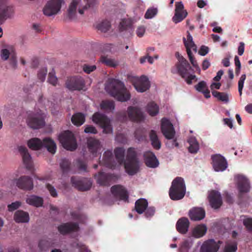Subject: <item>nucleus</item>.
<instances>
[{
  "instance_id": "6e6d98bb",
  "label": "nucleus",
  "mask_w": 252,
  "mask_h": 252,
  "mask_svg": "<svg viewBox=\"0 0 252 252\" xmlns=\"http://www.w3.org/2000/svg\"><path fill=\"white\" fill-rule=\"evenodd\" d=\"M116 140L122 144H125L127 142V137L124 133H119L116 136Z\"/></svg>"
},
{
  "instance_id": "cd10ccee",
  "label": "nucleus",
  "mask_w": 252,
  "mask_h": 252,
  "mask_svg": "<svg viewBox=\"0 0 252 252\" xmlns=\"http://www.w3.org/2000/svg\"><path fill=\"white\" fill-rule=\"evenodd\" d=\"M220 246L214 239L205 241L202 245L200 252H217Z\"/></svg>"
},
{
  "instance_id": "a18cd8bd",
  "label": "nucleus",
  "mask_w": 252,
  "mask_h": 252,
  "mask_svg": "<svg viewBox=\"0 0 252 252\" xmlns=\"http://www.w3.org/2000/svg\"><path fill=\"white\" fill-rule=\"evenodd\" d=\"M70 161L66 158L62 160L60 167L63 173H67L70 171Z\"/></svg>"
},
{
  "instance_id": "5701e85b",
  "label": "nucleus",
  "mask_w": 252,
  "mask_h": 252,
  "mask_svg": "<svg viewBox=\"0 0 252 252\" xmlns=\"http://www.w3.org/2000/svg\"><path fill=\"white\" fill-rule=\"evenodd\" d=\"M111 191L113 195L120 200L126 201L128 195L126 190L121 185H115L111 187Z\"/></svg>"
},
{
  "instance_id": "aec40b11",
  "label": "nucleus",
  "mask_w": 252,
  "mask_h": 252,
  "mask_svg": "<svg viewBox=\"0 0 252 252\" xmlns=\"http://www.w3.org/2000/svg\"><path fill=\"white\" fill-rule=\"evenodd\" d=\"M133 86L138 92L143 93L150 88V84L146 76H142L140 78L135 79L133 82Z\"/></svg>"
},
{
  "instance_id": "c85d7f7f",
  "label": "nucleus",
  "mask_w": 252,
  "mask_h": 252,
  "mask_svg": "<svg viewBox=\"0 0 252 252\" xmlns=\"http://www.w3.org/2000/svg\"><path fill=\"white\" fill-rule=\"evenodd\" d=\"M14 14V9L11 6L0 7V25L3 24L6 19L11 18Z\"/></svg>"
},
{
  "instance_id": "4d7b16f0",
  "label": "nucleus",
  "mask_w": 252,
  "mask_h": 252,
  "mask_svg": "<svg viewBox=\"0 0 252 252\" xmlns=\"http://www.w3.org/2000/svg\"><path fill=\"white\" fill-rule=\"evenodd\" d=\"M47 73V69L46 68H41L38 71V73L37 74L38 78L41 82H43L45 80Z\"/></svg>"
},
{
  "instance_id": "4468645a",
  "label": "nucleus",
  "mask_w": 252,
  "mask_h": 252,
  "mask_svg": "<svg viewBox=\"0 0 252 252\" xmlns=\"http://www.w3.org/2000/svg\"><path fill=\"white\" fill-rule=\"evenodd\" d=\"M27 123L29 127L33 129H39L45 125L43 117L38 114L29 115L27 119Z\"/></svg>"
},
{
  "instance_id": "bf43d9fd",
  "label": "nucleus",
  "mask_w": 252,
  "mask_h": 252,
  "mask_svg": "<svg viewBox=\"0 0 252 252\" xmlns=\"http://www.w3.org/2000/svg\"><path fill=\"white\" fill-rule=\"evenodd\" d=\"M144 212L146 218H151L155 214V208L154 207H147Z\"/></svg>"
},
{
  "instance_id": "20e7f679",
  "label": "nucleus",
  "mask_w": 252,
  "mask_h": 252,
  "mask_svg": "<svg viewBox=\"0 0 252 252\" xmlns=\"http://www.w3.org/2000/svg\"><path fill=\"white\" fill-rule=\"evenodd\" d=\"M117 117L121 122H126L128 119L133 122H139L144 119V116L140 109L135 106H129L127 112L122 111L117 113Z\"/></svg>"
},
{
  "instance_id": "b1692460",
  "label": "nucleus",
  "mask_w": 252,
  "mask_h": 252,
  "mask_svg": "<svg viewBox=\"0 0 252 252\" xmlns=\"http://www.w3.org/2000/svg\"><path fill=\"white\" fill-rule=\"evenodd\" d=\"M146 165L149 167L155 168L159 165V162L155 154L151 151H146L143 154Z\"/></svg>"
},
{
  "instance_id": "393cba45",
  "label": "nucleus",
  "mask_w": 252,
  "mask_h": 252,
  "mask_svg": "<svg viewBox=\"0 0 252 252\" xmlns=\"http://www.w3.org/2000/svg\"><path fill=\"white\" fill-rule=\"evenodd\" d=\"M210 205L213 208L218 209L222 205V198L220 193L214 190H212L209 195Z\"/></svg>"
},
{
  "instance_id": "338daca9",
  "label": "nucleus",
  "mask_w": 252,
  "mask_h": 252,
  "mask_svg": "<svg viewBox=\"0 0 252 252\" xmlns=\"http://www.w3.org/2000/svg\"><path fill=\"white\" fill-rule=\"evenodd\" d=\"M209 52V48L206 46L202 45L198 52L199 54L204 56Z\"/></svg>"
},
{
  "instance_id": "79ce46f5",
  "label": "nucleus",
  "mask_w": 252,
  "mask_h": 252,
  "mask_svg": "<svg viewBox=\"0 0 252 252\" xmlns=\"http://www.w3.org/2000/svg\"><path fill=\"white\" fill-rule=\"evenodd\" d=\"M147 111L150 115L154 116L158 113L159 108L156 103L151 102L148 104Z\"/></svg>"
},
{
  "instance_id": "f257e3e1",
  "label": "nucleus",
  "mask_w": 252,
  "mask_h": 252,
  "mask_svg": "<svg viewBox=\"0 0 252 252\" xmlns=\"http://www.w3.org/2000/svg\"><path fill=\"white\" fill-rule=\"evenodd\" d=\"M114 153L118 162L120 164L124 163L126 171L128 175H133L138 172L139 163L134 148H129L127 149L125 160V150L123 148H116L114 150Z\"/></svg>"
},
{
  "instance_id": "6ab92c4d",
  "label": "nucleus",
  "mask_w": 252,
  "mask_h": 252,
  "mask_svg": "<svg viewBox=\"0 0 252 252\" xmlns=\"http://www.w3.org/2000/svg\"><path fill=\"white\" fill-rule=\"evenodd\" d=\"M213 166L216 171H223L227 167L226 159L220 155H215L212 156Z\"/></svg>"
},
{
  "instance_id": "13d9d810",
  "label": "nucleus",
  "mask_w": 252,
  "mask_h": 252,
  "mask_svg": "<svg viewBox=\"0 0 252 252\" xmlns=\"http://www.w3.org/2000/svg\"><path fill=\"white\" fill-rule=\"evenodd\" d=\"M46 187L52 197H57L58 196L57 191L53 186L50 184H47Z\"/></svg>"
},
{
  "instance_id": "f3484780",
  "label": "nucleus",
  "mask_w": 252,
  "mask_h": 252,
  "mask_svg": "<svg viewBox=\"0 0 252 252\" xmlns=\"http://www.w3.org/2000/svg\"><path fill=\"white\" fill-rule=\"evenodd\" d=\"M161 130L166 139H172L175 135V130L172 124L166 118L161 120Z\"/></svg>"
},
{
  "instance_id": "7c9ffc66",
  "label": "nucleus",
  "mask_w": 252,
  "mask_h": 252,
  "mask_svg": "<svg viewBox=\"0 0 252 252\" xmlns=\"http://www.w3.org/2000/svg\"><path fill=\"white\" fill-rule=\"evenodd\" d=\"M189 216L192 220H200L205 218V211L202 208L195 207L189 211Z\"/></svg>"
},
{
  "instance_id": "864d4df0",
  "label": "nucleus",
  "mask_w": 252,
  "mask_h": 252,
  "mask_svg": "<svg viewBox=\"0 0 252 252\" xmlns=\"http://www.w3.org/2000/svg\"><path fill=\"white\" fill-rule=\"evenodd\" d=\"M246 75L243 74L241 75L239 81H238V91L240 95L241 96L242 94V90L244 87V81L246 80Z\"/></svg>"
},
{
  "instance_id": "a878e982",
  "label": "nucleus",
  "mask_w": 252,
  "mask_h": 252,
  "mask_svg": "<svg viewBox=\"0 0 252 252\" xmlns=\"http://www.w3.org/2000/svg\"><path fill=\"white\" fill-rule=\"evenodd\" d=\"M18 150L23 159V163L26 168L31 169L32 167V158L27 148L23 146L19 147Z\"/></svg>"
},
{
  "instance_id": "e433bc0d",
  "label": "nucleus",
  "mask_w": 252,
  "mask_h": 252,
  "mask_svg": "<svg viewBox=\"0 0 252 252\" xmlns=\"http://www.w3.org/2000/svg\"><path fill=\"white\" fill-rule=\"evenodd\" d=\"M26 202L31 205L38 207L42 206L43 200L39 196L31 195L27 198Z\"/></svg>"
},
{
  "instance_id": "f03ea898",
  "label": "nucleus",
  "mask_w": 252,
  "mask_h": 252,
  "mask_svg": "<svg viewBox=\"0 0 252 252\" xmlns=\"http://www.w3.org/2000/svg\"><path fill=\"white\" fill-rule=\"evenodd\" d=\"M106 91L117 100L125 102L130 98V94L121 81L115 79H109L105 86Z\"/></svg>"
},
{
  "instance_id": "a19ab883",
  "label": "nucleus",
  "mask_w": 252,
  "mask_h": 252,
  "mask_svg": "<svg viewBox=\"0 0 252 252\" xmlns=\"http://www.w3.org/2000/svg\"><path fill=\"white\" fill-rule=\"evenodd\" d=\"M85 121V116L81 113H75L71 117L72 123L76 126H81L84 124Z\"/></svg>"
},
{
  "instance_id": "3c124183",
  "label": "nucleus",
  "mask_w": 252,
  "mask_h": 252,
  "mask_svg": "<svg viewBox=\"0 0 252 252\" xmlns=\"http://www.w3.org/2000/svg\"><path fill=\"white\" fill-rule=\"evenodd\" d=\"M100 60L103 63L106 64L107 66L115 67L117 65V63L113 60L108 58L107 57H101Z\"/></svg>"
},
{
  "instance_id": "09e8293b",
  "label": "nucleus",
  "mask_w": 252,
  "mask_h": 252,
  "mask_svg": "<svg viewBox=\"0 0 252 252\" xmlns=\"http://www.w3.org/2000/svg\"><path fill=\"white\" fill-rule=\"evenodd\" d=\"M131 22L128 19H123L120 24V30L121 31L130 28L131 27Z\"/></svg>"
},
{
  "instance_id": "c756f323",
  "label": "nucleus",
  "mask_w": 252,
  "mask_h": 252,
  "mask_svg": "<svg viewBox=\"0 0 252 252\" xmlns=\"http://www.w3.org/2000/svg\"><path fill=\"white\" fill-rule=\"evenodd\" d=\"M87 145L89 152L94 157H96L98 151L101 149L99 141L94 138H90L87 140Z\"/></svg>"
},
{
  "instance_id": "a211bd4d",
  "label": "nucleus",
  "mask_w": 252,
  "mask_h": 252,
  "mask_svg": "<svg viewBox=\"0 0 252 252\" xmlns=\"http://www.w3.org/2000/svg\"><path fill=\"white\" fill-rule=\"evenodd\" d=\"M188 15L187 11L184 9V6L181 1L175 3V14L172 17V21L175 24L182 21Z\"/></svg>"
},
{
  "instance_id": "8fccbe9b",
  "label": "nucleus",
  "mask_w": 252,
  "mask_h": 252,
  "mask_svg": "<svg viewBox=\"0 0 252 252\" xmlns=\"http://www.w3.org/2000/svg\"><path fill=\"white\" fill-rule=\"evenodd\" d=\"M158 13V9L156 8H150L148 9L145 14L144 17L145 19H149L153 18L157 15Z\"/></svg>"
},
{
  "instance_id": "ea45409f",
  "label": "nucleus",
  "mask_w": 252,
  "mask_h": 252,
  "mask_svg": "<svg viewBox=\"0 0 252 252\" xmlns=\"http://www.w3.org/2000/svg\"><path fill=\"white\" fill-rule=\"evenodd\" d=\"M207 231V227L204 224L198 225L192 231V235L196 238H200L204 236Z\"/></svg>"
},
{
  "instance_id": "39448f33",
  "label": "nucleus",
  "mask_w": 252,
  "mask_h": 252,
  "mask_svg": "<svg viewBox=\"0 0 252 252\" xmlns=\"http://www.w3.org/2000/svg\"><path fill=\"white\" fill-rule=\"evenodd\" d=\"M28 145L30 148L35 150L44 147L52 154L55 153L57 148L54 141L50 138H45L42 141L37 138H34L28 141Z\"/></svg>"
},
{
  "instance_id": "1a4fd4ad",
  "label": "nucleus",
  "mask_w": 252,
  "mask_h": 252,
  "mask_svg": "<svg viewBox=\"0 0 252 252\" xmlns=\"http://www.w3.org/2000/svg\"><path fill=\"white\" fill-rule=\"evenodd\" d=\"M93 121L103 129L105 133H111L113 129L111 125L110 119L104 114L99 112L95 113L92 118Z\"/></svg>"
},
{
  "instance_id": "412c9836",
  "label": "nucleus",
  "mask_w": 252,
  "mask_h": 252,
  "mask_svg": "<svg viewBox=\"0 0 252 252\" xmlns=\"http://www.w3.org/2000/svg\"><path fill=\"white\" fill-rule=\"evenodd\" d=\"M99 163L109 168L114 169L117 165V162L115 160L112 152L110 150L105 151L102 160L99 161Z\"/></svg>"
},
{
  "instance_id": "0eeeda50",
  "label": "nucleus",
  "mask_w": 252,
  "mask_h": 252,
  "mask_svg": "<svg viewBox=\"0 0 252 252\" xmlns=\"http://www.w3.org/2000/svg\"><path fill=\"white\" fill-rule=\"evenodd\" d=\"M177 68L179 75L183 78H186V81L188 84H190L192 81L196 76L194 75H189V70L191 69L189 63L184 58L182 57L179 60V63L177 64Z\"/></svg>"
},
{
  "instance_id": "774afa93",
  "label": "nucleus",
  "mask_w": 252,
  "mask_h": 252,
  "mask_svg": "<svg viewBox=\"0 0 252 252\" xmlns=\"http://www.w3.org/2000/svg\"><path fill=\"white\" fill-rule=\"evenodd\" d=\"M145 32V29L144 27H139L136 31V34L138 36L142 37Z\"/></svg>"
},
{
  "instance_id": "0e129e2a",
  "label": "nucleus",
  "mask_w": 252,
  "mask_h": 252,
  "mask_svg": "<svg viewBox=\"0 0 252 252\" xmlns=\"http://www.w3.org/2000/svg\"><path fill=\"white\" fill-rule=\"evenodd\" d=\"M96 69V66L94 65H88L85 64L83 66V70L87 73H90L91 72L94 71Z\"/></svg>"
},
{
  "instance_id": "dca6fc26",
  "label": "nucleus",
  "mask_w": 252,
  "mask_h": 252,
  "mask_svg": "<svg viewBox=\"0 0 252 252\" xmlns=\"http://www.w3.org/2000/svg\"><path fill=\"white\" fill-rule=\"evenodd\" d=\"M237 179V188L239 190V197L242 198L244 193H247L250 190V183L248 180L244 176L238 175L236 176Z\"/></svg>"
},
{
  "instance_id": "7ed1b4c3",
  "label": "nucleus",
  "mask_w": 252,
  "mask_h": 252,
  "mask_svg": "<svg viewBox=\"0 0 252 252\" xmlns=\"http://www.w3.org/2000/svg\"><path fill=\"white\" fill-rule=\"evenodd\" d=\"M186 191V188L184 179L182 177H177L172 182L169 195L173 200H180L185 196Z\"/></svg>"
},
{
  "instance_id": "9d476101",
  "label": "nucleus",
  "mask_w": 252,
  "mask_h": 252,
  "mask_svg": "<svg viewBox=\"0 0 252 252\" xmlns=\"http://www.w3.org/2000/svg\"><path fill=\"white\" fill-rule=\"evenodd\" d=\"M96 182L100 186H109L111 184L116 182L119 176L114 174L105 173L100 171L94 176Z\"/></svg>"
},
{
  "instance_id": "473e14b6",
  "label": "nucleus",
  "mask_w": 252,
  "mask_h": 252,
  "mask_svg": "<svg viewBox=\"0 0 252 252\" xmlns=\"http://www.w3.org/2000/svg\"><path fill=\"white\" fill-rule=\"evenodd\" d=\"M14 220L17 223H26L29 221V215L22 210L17 211L14 215Z\"/></svg>"
},
{
  "instance_id": "f704fd0d",
  "label": "nucleus",
  "mask_w": 252,
  "mask_h": 252,
  "mask_svg": "<svg viewBox=\"0 0 252 252\" xmlns=\"http://www.w3.org/2000/svg\"><path fill=\"white\" fill-rule=\"evenodd\" d=\"M195 88L198 92H201L206 98H209L211 97L210 91L205 81H202L199 82L195 86Z\"/></svg>"
},
{
  "instance_id": "bb28decb",
  "label": "nucleus",
  "mask_w": 252,
  "mask_h": 252,
  "mask_svg": "<svg viewBox=\"0 0 252 252\" xmlns=\"http://www.w3.org/2000/svg\"><path fill=\"white\" fill-rule=\"evenodd\" d=\"M79 229V225L76 222H67L58 226V231L63 235L77 231Z\"/></svg>"
},
{
  "instance_id": "6e6552de",
  "label": "nucleus",
  "mask_w": 252,
  "mask_h": 252,
  "mask_svg": "<svg viewBox=\"0 0 252 252\" xmlns=\"http://www.w3.org/2000/svg\"><path fill=\"white\" fill-rule=\"evenodd\" d=\"M183 41L184 45L187 49V54L189 58V60L192 64V66L198 69L199 71H200V68L198 65L196 61L195 60L192 53L191 51V49H192L195 52L197 51V47L195 43L193 41V38L189 32H187V38L185 37L183 38Z\"/></svg>"
},
{
  "instance_id": "e2e57ef3",
  "label": "nucleus",
  "mask_w": 252,
  "mask_h": 252,
  "mask_svg": "<svg viewBox=\"0 0 252 252\" xmlns=\"http://www.w3.org/2000/svg\"><path fill=\"white\" fill-rule=\"evenodd\" d=\"M84 131L87 133L96 134L97 132L96 129L93 126H88L84 129Z\"/></svg>"
},
{
  "instance_id": "c9c22d12",
  "label": "nucleus",
  "mask_w": 252,
  "mask_h": 252,
  "mask_svg": "<svg viewBox=\"0 0 252 252\" xmlns=\"http://www.w3.org/2000/svg\"><path fill=\"white\" fill-rule=\"evenodd\" d=\"M188 142L189 146L188 150L189 153L191 154H196L199 149V143L194 137H190L188 140Z\"/></svg>"
},
{
  "instance_id": "49530a36",
  "label": "nucleus",
  "mask_w": 252,
  "mask_h": 252,
  "mask_svg": "<svg viewBox=\"0 0 252 252\" xmlns=\"http://www.w3.org/2000/svg\"><path fill=\"white\" fill-rule=\"evenodd\" d=\"M212 95L220 101L225 102H227L228 101V97L227 95L224 93H220L216 91H213Z\"/></svg>"
},
{
  "instance_id": "5fc2aeb1",
  "label": "nucleus",
  "mask_w": 252,
  "mask_h": 252,
  "mask_svg": "<svg viewBox=\"0 0 252 252\" xmlns=\"http://www.w3.org/2000/svg\"><path fill=\"white\" fill-rule=\"evenodd\" d=\"M237 249V246L236 243L232 244H227L224 248V252H235Z\"/></svg>"
},
{
  "instance_id": "052dcab7",
  "label": "nucleus",
  "mask_w": 252,
  "mask_h": 252,
  "mask_svg": "<svg viewBox=\"0 0 252 252\" xmlns=\"http://www.w3.org/2000/svg\"><path fill=\"white\" fill-rule=\"evenodd\" d=\"M20 206L21 202L19 201H16L8 205V210L10 212H12L15 210L18 209Z\"/></svg>"
},
{
  "instance_id": "ddd939ff",
  "label": "nucleus",
  "mask_w": 252,
  "mask_h": 252,
  "mask_svg": "<svg viewBox=\"0 0 252 252\" xmlns=\"http://www.w3.org/2000/svg\"><path fill=\"white\" fill-rule=\"evenodd\" d=\"M72 186L80 191H86L90 189L92 183L88 178L72 177L71 179Z\"/></svg>"
},
{
  "instance_id": "de8ad7c7",
  "label": "nucleus",
  "mask_w": 252,
  "mask_h": 252,
  "mask_svg": "<svg viewBox=\"0 0 252 252\" xmlns=\"http://www.w3.org/2000/svg\"><path fill=\"white\" fill-rule=\"evenodd\" d=\"M75 165L80 171L88 172L87 163L81 159L78 158L76 159Z\"/></svg>"
},
{
  "instance_id": "680f3d73",
  "label": "nucleus",
  "mask_w": 252,
  "mask_h": 252,
  "mask_svg": "<svg viewBox=\"0 0 252 252\" xmlns=\"http://www.w3.org/2000/svg\"><path fill=\"white\" fill-rule=\"evenodd\" d=\"M10 52L8 49H3L1 51L0 57L2 60L6 61L9 58Z\"/></svg>"
},
{
  "instance_id": "603ef678",
  "label": "nucleus",
  "mask_w": 252,
  "mask_h": 252,
  "mask_svg": "<svg viewBox=\"0 0 252 252\" xmlns=\"http://www.w3.org/2000/svg\"><path fill=\"white\" fill-rule=\"evenodd\" d=\"M48 82L54 86H56L57 85L58 83V79L55 76V72L54 70L49 72Z\"/></svg>"
},
{
  "instance_id": "f8f14e48",
  "label": "nucleus",
  "mask_w": 252,
  "mask_h": 252,
  "mask_svg": "<svg viewBox=\"0 0 252 252\" xmlns=\"http://www.w3.org/2000/svg\"><path fill=\"white\" fill-rule=\"evenodd\" d=\"M81 0H73L71 2L68 10V16L69 19H74L76 16V9L78 7V12L80 14H83L85 10L90 7V4L87 2L85 5L80 4Z\"/></svg>"
},
{
  "instance_id": "423d86ee",
  "label": "nucleus",
  "mask_w": 252,
  "mask_h": 252,
  "mask_svg": "<svg viewBox=\"0 0 252 252\" xmlns=\"http://www.w3.org/2000/svg\"><path fill=\"white\" fill-rule=\"evenodd\" d=\"M59 139L63 147L67 150L72 151L77 148L76 138L73 133L69 130H66L61 133Z\"/></svg>"
},
{
  "instance_id": "58836bf2",
  "label": "nucleus",
  "mask_w": 252,
  "mask_h": 252,
  "mask_svg": "<svg viewBox=\"0 0 252 252\" xmlns=\"http://www.w3.org/2000/svg\"><path fill=\"white\" fill-rule=\"evenodd\" d=\"M54 246V242L51 239H42L38 243V247L41 251H47L49 248Z\"/></svg>"
},
{
  "instance_id": "4c0bfd02",
  "label": "nucleus",
  "mask_w": 252,
  "mask_h": 252,
  "mask_svg": "<svg viewBox=\"0 0 252 252\" xmlns=\"http://www.w3.org/2000/svg\"><path fill=\"white\" fill-rule=\"evenodd\" d=\"M149 137L153 148L156 150L159 149L161 147V143L156 132L154 130H151L149 133Z\"/></svg>"
},
{
  "instance_id": "c03bdc74",
  "label": "nucleus",
  "mask_w": 252,
  "mask_h": 252,
  "mask_svg": "<svg viewBox=\"0 0 252 252\" xmlns=\"http://www.w3.org/2000/svg\"><path fill=\"white\" fill-rule=\"evenodd\" d=\"M111 24L109 21L104 20L97 25L96 28L101 32H106L109 30Z\"/></svg>"
},
{
  "instance_id": "37998d69",
  "label": "nucleus",
  "mask_w": 252,
  "mask_h": 252,
  "mask_svg": "<svg viewBox=\"0 0 252 252\" xmlns=\"http://www.w3.org/2000/svg\"><path fill=\"white\" fill-rule=\"evenodd\" d=\"M100 108L106 111H113L115 109V103L112 100H103L100 103Z\"/></svg>"
},
{
  "instance_id": "2eb2a0df",
  "label": "nucleus",
  "mask_w": 252,
  "mask_h": 252,
  "mask_svg": "<svg viewBox=\"0 0 252 252\" xmlns=\"http://www.w3.org/2000/svg\"><path fill=\"white\" fill-rule=\"evenodd\" d=\"M65 85L70 90H81L85 87L84 79L80 76H74L67 79Z\"/></svg>"
},
{
  "instance_id": "2f4dec72",
  "label": "nucleus",
  "mask_w": 252,
  "mask_h": 252,
  "mask_svg": "<svg viewBox=\"0 0 252 252\" xmlns=\"http://www.w3.org/2000/svg\"><path fill=\"white\" fill-rule=\"evenodd\" d=\"M189 225V222L186 218L180 219L176 223V229L178 232L182 234L187 232Z\"/></svg>"
},
{
  "instance_id": "72a5a7b5",
  "label": "nucleus",
  "mask_w": 252,
  "mask_h": 252,
  "mask_svg": "<svg viewBox=\"0 0 252 252\" xmlns=\"http://www.w3.org/2000/svg\"><path fill=\"white\" fill-rule=\"evenodd\" d=\"M148 203L145 198H140L136 201L135 203V210L139 214L143 213L147 208Z\"/></svg>"
},
{
  "instance_id": "4be33fe9",
  "label": "nucleus",
  "mask_w": 252,
  "mask_h": 252,
  "mask_svg": "<svg viewBox=\"0 0 252 252\" xmlns=\"http://www.w3.org/2000/svg\"><path fill=\"white\" fill-rule=\"evenodd\" d=\"M16 184L19 189L25 190H31L33 188L32 179L28 176H21L17 180Z\"/></svg>"
},
{
  "instance_id": "69168bd1",
  "label": "nucleus",
  "mask_w": 252,
  "mask_h": 252,
  "mask_svg": "<svg viewBox=\"0 0 252 252\" xmlns=\"http://www.w3.org/2000/svg\"><path fill=\"white\" fill-rule=\"evenodd\" d=\"M244 224L247 228L252 231V219H247L244 220Z\"/></svg>"
},
{
  "instance_id": "9b49d317",
  "label": "nucleus",
  "mask_w": 252,
  "mask_h": 252,
  "mask_svg": "<svg viewBox=\"0 0 252 252\" xmlns=\"http://www.w3.org/2000/svg\"><path fill=\"white\" fill-rule=\"evenodd\" d=\"M63 2V0H50L43 8L44 14L47 16L57 14L60 11Z\"/></svg>"
}]
</instances>
